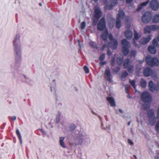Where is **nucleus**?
I'll list each match as a JSON object with an SVG mask.
<instances>
[{
	"label": "nucleus",
	"instance_id": "obj_55",
	"mask_svg": "<svg viewBox=\"0 0 159 159\" xmlns=\"http://www.w3.org/2000/svg\"><path fill=\"white\" fill-rule=\"evenodd\" d=\"M16 117L15 116H13L11 118V119L13 120H16Z\"/></svg>",
	"mask_w": 159,
	"mask_h": 159
},
{
	"label": "nucleus",
	"instance_id": "obj_15",
	"mask_svg": "<svg viewBox=\"0 0 159 159\" xmlns=\"http://www.w3.org/2000/svg\"><path fill=\"white\" fill-rule=\"evenodd\" d=\"M109 2H110V4L109 5H107V8L108 9L110 10L112 9L113 7L117 4V2L115 1L114 0L109 1Z\"/></svg>",
	"mask_w": 159,
	"mask_h": 159
},
{
	"label": "nucleus",
	"instance_id": "obj_28",
	"mask_svg": "<svg viewBox=\"0 0 159 159\" xmlns=\"http://www.w3.org/2000/svg\"><path fill=\"white\" fill-rule=\"evenodd\" d=\"M121 43L123 46L126 47H128L129 44V43L125 39H124L121 40Z\"/></svg>",
	"mask_w": 159,
	"mask_h": 159
},
{
	"label": "nucleus",
	"instance_id": "obj_61",
	"mask_svg": "<svg viewBox=\"0 0 159 159\" xmlns=\"http://www.w3.org/2000/svg\"><path fill=\"white\" fill-rule=\"evenodd\" d=\"M119 111L121 113H122L123 112L122 110L120 109L119 110Z\"/></svg>",
	"mask_w": 159,
	"mask_h": 159
},
{
	"label": "nucleus",
	"instance_id": "obj_62",
	"mask_svg": "<svg viewBox=\"0 0 159 159\" xmlns=\"http://www.w3.org/2000/svg\"><path fill=\"white\" fill-rule=\"evenodd\" d=\"M130 124V122H128V123H127V125H128L129 126V125Z\"/></svg>",
	"mask_w": 159,
	"mask_h": 159
},
{
	"label": "nucleus",
	"instance_id": "obj_2",
	"mask_svg": "<svg viewBox=\"0 0 159 159\" xmlns=\"http://www.w3.org/2000/svg\"><path fill=\"white\" fill-rule=\"evenodd\" d=\"M146 61L149 66H159V61L157 57L152 58L150 55H148L146 57Z\"/></svg>",
	"mask_w": 159,
	"mask_h": 159
},
{
	"label": "nucleus",
	"instance_id": "obj_13",
	"mask_svg": "<svg viewBox=\"0 0 159 159\" xmlns=\"http://www.w3.org/2000/svg\"><path fill=\"white\" fill-rule=\"evenodd\" d=\"M83 135L81 133H79L76 137V140L77 143L75 144V145H81L82 144L83 142Z\"/></svg>",
	"mask_w": 159,
	"mask_h": 159
},
{
	"label": "nucleus",
	"instance_id": "obj_27",
	"mask_svg": "<svg viewBox=\"0 0 159 159\" xmlns=\"http://www.w3.org/2000/svg\"><path fill=\"white\" fill-rule=\"evenodd\" d=\"M152 22L155 23L159 22V14H155L153 17Z\"/></svg>",
	"mask_w": 159,
	"mask_h": 159
},
{
	"label": "nucleus",
	"instance_id": "obj_58",
	"mask_svg": "<svg viewBox=\"0 0 159 159\" xmlns=\"http://www.w3.org/2000/svg\"><path fill=\"white\" fill-rule=\"evenodd\" d=\"M77 41L78 42V44H79V46H80V48H81V45H80V40L79 39H78L77 40Z\"/></svg>",
	"mask_w": 159,
	"mask_h": 159
},
{
	"label": "nucleus",
	"instance_id": "obj_19",
	"mask_svg": "<svg viewBox=\"0 0 159 159\" xmlns=\"http://www.w3.org/2000/svg\"><path fill=\"white\" fill-rule=\"evenodd\" d=\"M110 44H111V47L113 49H115L116 48L118 45L116 39H114V40L111 42L109 43L107 45L108 47H109V45Z\"/></svg>",
	"mask_w": 159,
	"mask_h": 159
},
{
	"label": "nucleus",
	"instance_id": "obj_60",
	"mask_svg": "<svg viewBox=\"0 0 159 159\" xmlns=\"http://www.w3.org/2000/svg\"><path fill=\"white\" fill-rule=\"evenodd\" d=\"M157 39L158 41L159 42V34L157 36Z\"/></svg>",
	"mask_w": 159,
	"mask_h": 159
},
{
	"label": "nucleus",
	"instance_id": "obj_17",
	"mask_svg": "<svg viewBox=\"0 0 159 159\" xmlns=\"http://www.w3.org/2000/svg\"><path fill=\"white\" fill-rule=\"evenodd\" d=\"M108 35V31L107 29H106L101 34V38L104 41H106Z\"/></svg>",
	"mask_w": 159,
	"mask_h": 159
},
{
	"label": "nucleus",
	"instance_id": "obj_48",
	"mask_svg": "<svg viewBox=\"0 0 159 159\" xmlns=\"http://www.w3.org/2000/svg\"><path fill=\"white\" fill-rule=\"evenodd\" d=\"M136 55V52L135 51L133 50L131 52V56L134 57Z\"/></svg>",
	"mask_w": 159,
	"mask_h": 159
},
{
	"label": "nucleus",
	"instance_id": "obj_32",
	"mask_svg": "<svg viewBox=\"0 0 159 159\" xmlns=\"http://www.w3.org/2000/svg\"><path fill=\"white\" fill-rule=\"evenodd\" d=\"M155 130L157 133L159 134V120H158L155 126Z\"/></svg>",
	"mask_w": 159,
	"mask_h": 159
},
{
	"label": "nucleus",
	"instance_id": "obj_7",
	"mask_svg": "<svg viewBox=\"0 0 159 159\" xmlns=\"http://www.w3.org/2000/svg\"><path fill=\"white\" fill-rule=\"evenodd\" d=\"M148 86L149 89L151 92L157 91L159 90V84H153V82L151 80L149 81Z\"/></svg>",
	"mask_w": 159,
	"mask_h": 159
},
{
	"label": "nucleus",
	"instance_id": "obj_42",
	"mask_svg": "<svg viewBox=\"0 0 159 159\" xmlns=\"http://www.w3.org/2000/svg\"><path fill=\"white\" fill-rule=\"evenodd\" d=\"M110 63L112 66H113L115 63V57H112L111 61Z\"/></svg>",
	"mask_w": 159,
	"mask_h": 159
},
{
	"label": "nucleus",
	"instance_id": "obj_20",
	"mask_svg": "<svg viewBox=\"0 0 159 159\" xmlns=\"http://www.w3.org/2000/svg\"><path fill=\"white\" fill-rule=\"evenodd\" d=\"M149 0H147L146 2L142 3L137 8L136 11H140L144 6H146L149 2Z\"/></svg>",
	"mask_w": 159,
	"mask_h": 159
},
{
	"label": "nucleus",
	"instance_id": "obj_12",
	"mask_svg": "<svg viewBox=\"0 0 159 159\" xmlns=\"http://www.w3.org/2000/svg\"><path fill=\"white\" fill-rule=\"evenodd\" d=\"M94 17L96 19V22H97L101 16L102 12L99 7H96L94 9Z\"/></svg>",
	"mask_w": 159,
	"mask_h": 159
},
{
	"label": "nucleus",
	"instance_id": "obj_50",
	"mask_svg": "<svg viewBox=\"0 0 159 159\" xmlns=\"http://www.w3.org/2000/svg\"><path fill=\"white\" fill-rule=\"evenodd\" d=\"M106 62L105 61L100 62L99 63V64L100 66H102L106 64Z\"/></svg>",
	"mask_w": 159,
	"mask_h": 159
},
{
	"label": "nucleus",
	"instance_id": "obj_49",
	"mask_svg": "<svg viewBox=\"0 0 159 159\" xmlns=\"http://www.w3.org/2000/svg\"><path fill=\"white\" fill-rule=\"evenodd\" d=\"M107 54L109 57H110L112 55V52L110 50L108 49L107 51Z\"/></svg>",
	"mask_w": 159,
	"mask_h": 159
},
{
	"label": "nucleus",
	"instance_id": "obj_43",
	"mask_svg": "<svg viewBox=\"0 0 159 159\" xmlns=\"http://www.w3.org/2000/svg\"><path fill=\"white\" fill-rule=\"evenodd\" d=\"M84 70L86 73H88L89 72V70L88 68L86 66H84Z\"/></svg>",
	"mask_w": 159,
	"mask_h": 159
},
{
	"label": "nucleus",
	"instance_id": "obj_18",
	"mask_svg": "<svg viewBox=\"0 0 159 159\" xmlns=\"http://www.w3.org/2000/svg\"><path fill=\"white\" fill-rule=\"evenodd\" d=\"M107 100L109 102L110 106L115 107L116 105L115 100L112 97H108L106 98Z\"/></svg>",
	"mask_w": 159,
	"mask_h": 159
},
{
	"label": "nucleus",
	"instance_id": "obj_1",
	"mask_svg": "<svg viewBox=\"0 0 159 159\" xmlns=\"http://www.w3.org/2000/svg\"><path fill=\"white\" fill-rule=\"evenodd\" d=\"M20 38V36L19 35H16L13 42L14 46L15 47L14 51L16 53V62H17L18 61H20L21 60L20 48H18L17 44V42H19Z\"/></svg>",
	"mask_w": 159,
	"mask_h": 159
},
{
	"label": "nucleus",
	"instance_id": "obj_14",
	"mask_svg": "<svg viewBox=\"0 0 159 159\" xmlns=\"http://www.w3.org/2000/svg\"><path fill=\"white\" fill-rule=\"evenodd\" d=\"M143 74L144 76L148 77L152 75L153 74V71L150 68L147 67L144 69Z\"/></svg>",
	"mask_w": 159,
	"mask_h": 159
},
{
	"label": "nucleus",
	"instance_id": "obj_52",
	"mask_svg": "<svg viewBox=\"0 0 159 159\" xmlns=\"http://www.w3.org/2000/svg\"><path fill=\"white\" fill-rule=\"evenodd\" d=\"M128 143L131 145H132L133 144V142L130 140L129 139H128Z\"/></svg>",
	"mask_w": 159,
	"mask_h": 159
},
{
	"label": "nucleus",
	"instance_id": "obj_35",
	"mask_svg": "<svg viewBox=\"0 0 159 159\" xmlns=\"http://www.w3.org/2000/svg\"><path fill=\"white\" fill-rule=\"evenodd\" d=\"M130 84L131 85L133 88L135 89L136 88L135 85V81L134 80H129Z\"/></svg>",
	"mask_w": 159,
	"mask_h": 159
},
{
	"label": "nucleus",
	"instance_id": "obj_38",
	"mask_svg": "<svg viewBox=\"0 0 159 159\" xmlns=\"http://www.w3.org/2000/svg\"><path fill=\"white\" fill-rule=\"evenodd\" d=\"M90 46L93 48H97V47L95 43L94 42H91L89 43Z\"/></svg>",
	"mask_w": 159,
	"mask_h": 159
},
{
	"label": "nucleus",
	"instance_id": "obj_9",
	"mask_svg": "<svg viewBox=\"0 0 159 159\" xmlns=\"http://www.w3.org/2000/svg\"><path fill=\"white\" fill-rule=\"evenodd\" d=\"M148 115L150 119V123L152 125H154L155 122V118L153 111L151 110H149L148 112Z\"/></svg>",
	"mask_w": 159,
	"mask_h": 159
},
{
	"label": "nucleus",
	"instance_id": "obj_6",
	"mask_svg": "<svg viewBox=\"0 0 159 159\" xmlns=\"http://www.w3.org/2000/svg\"><path fill=\"white\" fill-rule=\"evenodd\" d=\"M159 30V25L157 26L155 25L151 26H147L144 28V32L145 33L148 34L150 33L151 30L156 31Z\"/></svg>",
	"mask_w": 159,
	"mask_h": 159
},
{
	"label": "nucleus",
	"instance_id": "obj_10",
	"mask_svg": "<svg viewBox=\"0 0 159 159\" xmlns=\"http://www.w3.org/2000/svg\"><path fill=\"white\" fill-rule=\"evenodd\" d=\"M150 7L154 11H157L159 7V3L156 0H152L149 4Z\"/></svg>",
	"mask_w": 159,
	"mask_h": 159
},
{
	"label": "nucleus",
	"instance_id": "obj_16",
	"mask_svg": "<svg viewBox=\"0 0 159 159\" xmlns=\"http://www.w3.org/2000/svg\"><path fill=\"white\" fill-rule=\"evenodd\" d=\"M105 75L107 80L111 82V75L110 74V71L109 70L106 69L105 70Z\"/></svg>",
	"mask_w": 159,
	"mask_h": 159
},
{
	"label": "nucleus",
	"instance_id": "obj_53",
	"mask_svg": "<svg viewBox=\"0 0 159 159\" xmlns=\"http://www.w3.org/2000/svg\"><path fill=\"white\" fill-rule=\"evenodd\" d=\"M133 1V0H126V2L127 4H130Z\"/></svg>",
	"mask_w": 159,
	"mask_h": 159
},
{
	"label": "nucleus",
	"instance_id": "obj_45",
	"mask_svg": "<svg viewBox=\"0 0 159 159\" xmlns=\"http://www.w3.org/2000/svg\"><path fill=\"white\" fill-rule=\"evenodd\" d=\"M129 86L127 85H126L125 87V92L127 93H129Z\"/></svg>",
	"mask_w": 159,
	"mask_h": 159
},
{
	"label": "nucleus",
	"instance_id": "obj_22",
	"mask_svg": "<svg viewBox=\"0 0 159 159\" xmlns=\"http://www.w3.org/2000/svg\"><path fill=\"white\" fill-rule=\"evenodd\" d=\"M148 50L151 53L155 54L156 53V50L155 47H153L152 46H149L148 48Z\"/></svg>",
	"mask_w": 159,
	"mask_h": 159
},
{
	"label": "nucleus",
	"instance_id": "obj_37",
	"mask_svg": "<svg viewBox=\"0 0 159 159\" xmlns=\"http://www.w3.org/2000/svg\"><path fill=\"white\" fill-rule=\"evenodd\" d=\"M120 68L119 67H116V68L113 69L112 70L113 72L116 73H117L120 71Z\"/></svg>",
	"mask_w": 159,
	"mask_h": 159
},
{
	"label": "nucleus",
	"instance_id": "obj_24",
	"mask_svg": "<svg viewBox=\"0 0 159 159\" xmlns=\"http://www.w3.org/2000/svg\"><path fill=\"white\" fill-rule=\"evenodd\" d=\"M123 57L122 56L119 57L117 58L116 63L119 66H120L122 64L123 61Z\"/></svg>",
	"mask_w": 159,
	"mask_h": 159
},
{
	"label": "nucleus",
	"instance_id": "obj_36",
	"mask_svg": "<svg viewBox=\"0 0 159 159\" xmlns=\"http://www.w3.org/2000/svg\"><path fill=\"white\" fill-rule=\"evenodd\" d=\"M152 44L154 47H156L157 46L158 43L157 40L156 39H154L152 40Z\"/></svg>",
	"mask_w": 159,
	"mask_h": 159
},
{
	"label": "nucleus",
	"instance_id": "obj_57",
	"mask_svg": "<svg viewBox=\"0 0 159 159\" xmlns=\"http://www.w3.org/2000/svg\"><path fill=\"white\" fill-rule=\"evenodd\" d=\"M133 43H134V45L136 47L137 46H138V44L136 43L134 40V41H133Z\"/></svg>",
	"mask_w": 159,
	"mask_h": 159
},
{
	"label": "nucleus",
	"instance_id": "obj_11",
	"mask_svg": "<svg viewBox=\"0 0 159 159\" xmlns=\"http://www.w3.org/2000/svg\"><path fill=\"white\" fill-rule=\"evenodd\" d=\"M151 37V35L150 34L143 37L140 40V43L143 45H145L148 43L150 41Z\"/></svg>",
	"mask_w": 159,
	"mask_h": 159
},
{
	"label": "nucleus",
	"instance_id": "obj_23",
	"mask_svg": "<svg viewBox=\"0 0 159 159\" xmlns=\"http://www.w3.org/2000/svg\"><path fill=\"white\" fill-rule=\"evenodd\" d=\"M59 143L60 146L63 148H66L65 143L64 141L65 138L63 137H61L59 138Z\"/></svg>",
	"mask_w": 159,
	"mask_h": 159
},
{
	"label": "nucleus",
	"instance_id": "obj_33",
	"mask_svg": "<svg viewBox=\"0 0 159 159\" xmlns=\"http://www.w3.org/2000/svg\"><path fill=\"white\" fill-rule=\"evenodd\" d=\"M127 70L129 73H131L133 71V66L131 65H130L128 67Z\"/></svg>",
	"mask_w": 159,
	"mask_h": 159
},
{
	"label": "nucleus",
	"instance_id": "obj_4",
	"mask_svg": "<svg viewBox=\"0 0 159 159\" xmlns=\"http://www.w3.org/2000/svg\"><path fill=\"white\" fill-rule=\"evenodd\" d=\"M152 18V13L148 11L144 13L141 17V19L143 23H147L150 22Z\"/></svg>",
	"mask_w": 159,
	"mask_h": 159
},
{
	"label": "nucleus",
	"instance_id": "obj_8",
	"mask_svg": "<svg viewBox=\"0 0 159 159\" xmlns=\"http://www.w3.org/2000/svg\"><path fill=\"white\" fill-rule=\"evenodd\" d=\"M106 21L104 17H102L99 21L97 26L98 30H102L106 27Z\"/></svg>",
	"mask_w": 159,
	"mask_h": 159
},
{
	"label": "nucleus",
	"instance_id": "obj_5",
	"mask_svg": "<svg viewBox=\"0 0 159 159\" xmlns=\"http://www.w3.org/2000/svg\"><path fill=\"white\" fill-rule=\"evenodd\" d=\"M141 97L142 101L145 102H148L151 100V95L147 92L145 91L142 93Z\"/></svg>",
	"mask_w": 159,
	"mask_h": 159
},
{
	"label": "nucleus",
	"instance_id": "obj_29",
	"mask_svg": "<svg viewBox=\"0 0 159 159\" xmlns=\"http://www.w3.org/2000/svg\"><path fill=\"white\" fill-rule=\"evenodd\" d=\"M129 62L130 61L129 59H126L125 60L123 64L124 68H127L128 66L129 63Z\"/></svg>",
	"mask_w": 159,
	"mask_h": 159
},
{
	"label": "nucleus",
	"instance_id": "obj_51",
	"mask_svg": "<svg viewBox=\"0 0 159 159\" xmlns=\"http://www.w3.org/2000/svg\"><path fill=\"white\" fill-rule=\"evenodd\" d=\"M157 119H159V106L157 111Z\"/></svg>",
	"mask_w": 159,
	"mask_h": 159
},
{
	"label": "nucleus",
	"instance_id": "obj_54",
	"mask_svg": "<svg viewBox=\"0 0 159 159\" xmlns=\"http://www.w3.org/2000/svg\"><path fill=\"white\" fill-rule=\"evenodd\" d=\"M106 44H103L102 46V48H101L102 50H103L105 49V48H106Z\"/></svg>",
	"mask_w": 159,
	"mask_h": 159
},
{
	"label": "nucleus",
	"instance_id": "obj_63",
	"mask_svg": "<svg viewBox=\"0 0 159 159\" xmlns=\"http://www.w3.org/2000/svg\"><path fill=\"white\" fill-rule=\"evenodd\" d=\"M92 112L93 113V114H94V115H97V114H96V113H94V112H93L92 111Z\"/></svg>",
	"mask_w": 159,
	"mask_h": 159
},
{
	"label": "nucleus",
	"instance_id": "obj_44",
	"mask_svg": "<svg viewBox=\"0 0 159 159\" xmlns=\"http://www.w3.org/2000/svg\"><path fill=\"white\" fill-rule=\"evenodd\" d=\"M85 22H82L80 25V28L81 29H83L85 27Z\"/></svg>",
	"mask_w": 159,
	"mask_h": 159
},
{
	"label": "nucleus",
	"instance_id": "obj_39",
	"mask_svg": "<svg viewBox=\"0 0 159 159\" xmlns=\"http://www.w3.org/2000/svg\"><path fill=\"white\" fill-rule=\"evenodd\" d=\"M105 58V54H102L99 57V59L100 61H103Z\"/></svg>",
	"mask_w": 159,
	"mask_h": 159
},
{
	"label": "nucleus",
	"instance_id": "obj_40",
	"mask_svg": "<svg viewBox=\"0 0 159 159\" xmlns=\"http://www.w3.org/2000/svg\"><path fill=\"white\" fill-rule=\"evenodd\" d=\"M128 75V73L126 71L123 72L121 75V77L123 78H124L126 77Z\"/></svg>",
	"mask_w": 159,
	"mask_h": 159
},
{
	"label": "nucleus",
	"instance_id": "obj_47",
	"mask_svg": "<svg viewBox=\"0 0 159 159\" xmlns=\"http://www.w3.org/2000/svg\"><path fill=\"white\" fill-rule=\"evenodd\" d=\"M56 120L57 123H58L60 121V115H59L57 116L56 119Z\"/></svg>",
	"mask_w": 159,
	"mask_h": 159
},
{
	"label": "nucleus",
	"instance_id": "obj_30",
	"mask_svg": "<svg viewBox=\"0 0 159 159\" xmlns=\"http://www.w3.org/2000/svg\"><path fill=\"white\" fill-rule=\"evenodd\" d=\"M16 134L18 136L20 142V143H21L22 142L21 136L20 134V133L18 129H17L16 131Z\"/></svg>",
	"mask_w": 159,
	"mask_h": 159
},
{
	"label": "nucleus",
	"instance_id": "obj_31",
	"mask_svg": "<svg viewBox=\"0 0 159 159\" xmlns=\"http://www.w3.org/2000/svg\"><path fill=\"white\" fill-rule=\"evenodd\" d=\"M134 39L135 40L139 39L141 37V35H139L135 30L134 31Z\"/></svg>",
	"mask_w": 159,
	"mask_h": 159
},
{
	"label": "nucleus",
	"instance_id": "obj_46",
	"mask_svg": "<svg viewBox=\"0 0 159 159\" xmlns=\"http://www.w3.org/2000/svg\"><path fill=\"white\" fill-rule=\"evenodd\" d=\"M108 38H109V39L111 41L114 40V39H115L113 38L112 35L111 34H110L109 35Z\"/></svg>",
	"mask_w": 159,
	"mask_h": 159
},
{
	"label": "nucleus",
	"instance_id": "obj_26",
	"mask_svg": "<svg viewBox=\"0 0 159 159\" xmlns=\"http://www.w3.org/2000/svg\"><path fill=\"white\" fill-rule=\"evenodd\" d=\"M140 85L142 88H145L147 86V82L145 80L141 79L140 81Z\"/></svg>",
	"mask_w": 159,
	"mask_h": 159
},
{
	"label": "nucleus",
	"instance_id": "obj_34",
	"mask_svg": "<svg viewBox=\"0 0 159 159\" xmlns=\"http://www.w3.org/2000/svg\"><path fill=\"white\" fill-rule=\"evenodd\" d=\"M142 107L144 110H147L150 108V106L148 104H144L143 105Z\"/></svg>",
	"mask_w": 159,
	"mask_h": 159
},
{
	"label": "nucleus",
	"instance_id": "obj_25",
	"mask_svg": "<svg viewBox=\"0 0 159 159\" xmlns=\"http://www.w3.org/2000/svg\"><path fill=\"white\" fill-rule=\"evenodd\" d=\"M122 51L123 54L124 56L127 55L129 52V50L128 47L123 46L122 48Z\"/></svg>",
	"mask_w": 159,
	"mask_h": 159
},
{
	"label": "nucleus",
	"instance_id": "obj_41",
	"mask_svg": "<svg viewBox=\"0 0 159 159\" xmlns=\"http://www.w3.org/2000/svg\"><path fill=\"white\" fill-rule=\"evenodd\" d=\"M76 126L74 124H71L70 127V129L71 131H73L75 128Z\"/></svg>",
	"mask_w": 159,
	"mask_h": 159
},
{
	"label": "nucleus",
	"instance_id": "obj_59",
	"mask_svg": "<svg viewBox=\"0 0 159 159\" xmlns=\"http://www.w3.org/2000/svg\"><path fill=\"white\" fill-rule=\"evenodd\" d=\"M128 94L127 95V97L128 98H131V97L129 95V93H127Z\"/></svg>",
	"mask_w": 159,
	"mask_h": 159
},
{
	"label": "nucleus",
	"instance_id": "obj_21",
	"mask_svg": "<svg viewBox=\"0 0 159 159\" xmlns=\"http://www.w3.org/2000/svg\"><path fill=\"white\" fill-rule=\"evenodd\" d=\"M125 35L127 39H129L132 37L133 33L130 30H127L125 32Z\"/></svg>",
	"mask_w": 159,
	"mask_h": 159
},
{
	"label": "nucleus",
	"instance_id": "obj_56",
	"mask_svg": "<svg viewBox=\"0 0 159 159\" xmlns=\"http://www.w3.org/2000/svg\"><path fill=\"white\" fill-rule=\"evenodd\" d=\"M159 155V153L158 154ZM155 159H159V156L158 155L155 156L154 157Z\"/></svg>",
	"mask_w": 159,
	"mask_h": 159
},
{
	"label": "nucleus",
	"instance_id": "obj_64",
	"mask_svg": "<svg viewBox=\"0 0 159 159\" xmlns=\"http://www.w3.org/2000/svg\"><path fill=\"white\" fill-rule=\"evenodd\" d=\"M39 5L40 6H42V4H41V3H39Z\"/></svg>",
	"mask_w": 159,
	"mask_h": 159
},
{
	"label": "nucleus",
	"instance_id": "obj_3",
	"mask_svg": "<svg viewBox=\"0 0 159 159\" xmlns=\"http://www.w3.org/2000/svg\"><path fill=\"white\" fill-rule=\"evenodd\" d=\"M125 16V13L122 10H120L119 13L117 15L116 23V27L117 29H120L121 26V20L123 19Z\"/></svg>",
	"mask_w": 159,
	"mask_h": 159
}]
</instances>
